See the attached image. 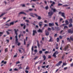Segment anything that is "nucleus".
I'll list each match as a JSON object with an SVG mask.
<instances>
[{"instance_id": "obj_1", "label": "nucleus", "mask_w": 73, "mask_h": 73, "mask_svg": "<svg viewBox=\"0 0 73 73\" xmlns=\"http://www.w3.org/2000/svg\"><path fill=\"white\" fill-rule=\"evenodd\" d=\"M14 31H15V33L16 34V35L15 36V40L16 42H18V39H17V31H19V29H17V30L16 29H14Z\"/></svg>"}, {"instance_id": "obj_2", "label": "nucleus", "mask_w": 73, "mask_h": 73, "mask_svg": "<svg viewBox=\"0 0 73 73\" xmlns=\"http://www.w3.org/2000/svg\"><path fill=\"white\" fill-rule=\"evenodd\" d=\"M58 54V51H56L54 53L53 55V56L56 58V55Z\"/></svg>"}, {"instance_id": "obj_3", "label": "nucleus", "mask_w": 73, "mask_h": 73, "mask_svg": "<svg viewBox=\"0 0 73 73\" xmlns=\"http://www.w3.org/2000/svg\"><path fill=\"white\" fill-rule=\"evenodd\" d=\"M30 16H32V17H35V16H36V17H37V16H37V15L35 13L33 14V13H31L30 14Z\"/></svg>"}, {"instance_id": "obj_4", "label": "nucleus", "mask_w": 73, "mask_h": 73, "mask_svg": "<svg viewBox=\"0 0 73 73\" xmlns=\"http://www.w3.org/2000/svg\"><path fill=\"white\" fill-rule=\"evenodd\" d=\"M62 61H60L58 63H57L56 64V66H60V64H62Z\"/></svg>"}, {"instance_id": "obj_5", "label": "nucleus", "mask_w": 73, "mask_h": 73, "mask_svg": "<svg viewBox=\"0 0 73 73\" xmlns=\"http://www.w3.org/2000/svg\"><path fill=\"white\" fill-rule=\"evenodd\" d=\"M53 12H49L48 13V16H51L52 15H53Z\"/></svg>"}, {"instance_id": "obj_6", "label": "nucleus", "mask_w": 73, "mask_h": 73, "mask_svg": "<svg viewBox=\"0 0 73 73\" xmlns=\"http://www.w3.org/2000/svg\"><path fill=\"white\" fill-rule=\"evenodd\" d=\"M53 25H54V23H49V27H52V26H53Z\"/></svg>"}, {"instance_id": "obj_7", "label": "nucleus", "mask_w": 73, "mask_h": 73, "mask_svg": "<svg viewBox=\"0 0 73 73\" xmlns=\"http://www.w3.org/2000/svg\"><path fill=\"white\" fill-rule=\"evenodd\" d=\"M51 9L52 11H53V12H56L57 11L56 9L55 8H52Z\"/></svg>"}, {"instance_id": "obj_8", "label": "nucleus", "mask_w": 73, "mask_h": 73, "mask_svg": "<svg viewBox=\"0 0 73 73\" xmlns=\"http://www.w3.org/2000/svg\"><path fill=\"white\" fill-rule=\"evenodd\" d=\"M68 32L69 33H73V31H71L70 29L68 30Z\"/></svg>"}, {"instance_id": "obj_9", "label": "nucleus", "mask_w": 73, "mask_h": 73, "mask_svg": "<svg viewBox=\"0 0 73 73\" xmlns=\"http://www.w3.org/2000/svg\"><path fill=\"white\" fill-rule=\"evenodd\" d=\"M36 30H33V35L34 36L36 33Z\"/></svg>"}, {"instance_id": "obj_10", "label": "nucleus", "mask_w": 73, "mask_h": 73, "mask_svg": "<svg viewBox=\"0 0 73 73\" xmlns=\"http://www.w3.org/2000/svg\"><path fill=\"white\" fill-rule=\"evenodd\" d=\"M42 22H40L39 23V26H40V27H41V26H42Z\"/></svg>"}, {"instance_id": "obj_11", "label": "nucleus", "mask_w": 73, "mask_h": 73, "mask_svg": "<svg viewBox=\"0 0 73 73\" xmlns=\"http://www.w3.org/2000/svg\"><path fill=\"white\" fill-rule=\"evenodd\" d=\"M62 17H64V19H65V14L64 13H62Z\"/></svg>"}, {"instance_id": "obj_12", "label": "nucleus", "mask_w": 73, "mask_h": 73, "mask_svg": "<svg viewBox=\"0 0 73 73\" xmlns=\"http://www.w3.org/2000/svg\"><path fill=\"white\" fill-rule=\"evenodd\" d=\"M19 15H21V14H25V13L24 12H21L19 13Z\"/></svg>"}, {"instance_id": "obj_13", "label": "nucleus", "mask_w": 73, "mask_h": 73, "mask_svg": "<svg viewBox=\"0 0 73 73\" xmlns=\"http://www.w3.org/2000/svg\"><path fill=\"white\" fill-rule=\"evenodd\" d=\"M68 46H67L66 47L64 48V50H65V51L66 50L68 49Z\"/></svg>"}, {"instance_id": "obj_14", "label": "nucleus", "mask_w": 73, "mask_h": 73, "mask_svg": "<svg viewBox=\"0 0 73 73\" xmlns=\"http://www.w3.org/2000/svg\"><path fill=\"white\" fill-rule=\"evenodd\" d=\"M38 31V32H40V33H42V30H41L40 29H39Z\"/></svg>"}, {"instance_id": "obj_15", "label": "nucleus", "mask_w": 73, "mask_h": 73, "mask_svg": "<svg viewBox=\"0 0 73 73\" xmlns=\"http://www.w3.org/2000/svg\"><path fill=\"white\" fill-rule=\"evenodd\" d=\"M12 31L11 30H8V31H6V32H7V35H9V32H8V31Z\"/></svg>"}, {"instance_id": "obj_16", "label": "nucleus", "mask_w": 73, "mask_h": 73, "mask_svg": "<svg viewBox=\"0 0 73 73\" xmlns=\"http://www.w3.org/2000/svg\"><path fill=\"white\" fill-rule=\"evenodd\" d=\"M73 26V25L72 23H70V25H69V27H70V28L71 27H72Z\"/></svg>"}, {"instance_id": "obj_17", "label": "nucleus", "mask_w": 73, "mask_h": 73, "mask_svg": "<svg viewBox=\"0 0 73 73\" xmlns=\"http://www.w3.org/2000/svg\"><path fill=\"white\" fill-rule=\"evenodd\" d=\"M65 23H66V25H68V24H69V23H68V21H66Z\"/></svg>"}, {"instance_id": "obj_18", "label": "nucleus", "mask_w": 73, "mask_h": 73, "mask_svg": "<svg viewBox=\"0 0 73 73\" xmlns=\"http://www.w3.org/2000/svg\"><path fill=\"white\" fill-rule=\"evenodd\" d=\"M45 9H46V10H47L48 9H49V7H48V6H46L45 7Z\"/></svg>"}, {"instance_id": "obj_19", "label": "nucleus", "mask_w": 73, "mask_h": 73, "mask_svg": "<svg viewBox=\"0 0 73 73\" xmlns=\"http://www.w3.org/2000/svg\"><path fill=\"white\" fill-rule=\"evenodd\" d=\"M29 67L28 66H27L25 69V70H29Z\"/></svg>"}, {"instance_id": "obj_20", "label": "nucleus", "mask_w": 73, "mask_h": 73, "mask_svg": "<svg viewBox=\"0 0 73 73\" xmlns=\"http://www.w3.org/2000/svg\"><path fill=\"white\" fill-rule=\"evenodd\" d=\"M14 24V22H11L10 23V25H13Z\"/></svg>"}, {"instance_id": "obj_21", "label": "nucleus", "mask_w": 73, "mask_h": 73, "mask_svg": "<svg viewBox=\"0 0 73 73\" xmlns=\"http://www.w3.org/2000/svg\"><path fill=\"white\" fill-rule=\"evenodd\" d=\"M5 52H8V48H5Z\"/></svg>"}, {"instance_id": "obj_22", "label": "nucleus", "mask_w": 73, "mask_h": 73, "mask_svg": "<svg viewBox=\"0 0 73 73\" xmlns=\"http://www.w3.org/2000/svg\"><path fill=\"white\" fill-rule=\"evenodd\" d=\"M43 58H44V60H45L46 59V56H45V55H44L43 56Z\"/></svg>"}, {"instance_id": "obj_23", "label": "nucleus", "mask_w": 73, "mask_h": 73, "mask_svg": "<svg viewBox=\"0 0 73 73\" xmlns=\"http://www.w3.org/2000/svg\"><path fill=\"white\" fill-rule=\"evenodd\" d=\"M49 35V33L48 32H47L46 33V36H48Z\"/></svg>"}, {"instance_id": "obj_24", "label": "nucleus", "mask_w": 73, "mask_h": 73, "mask_svg": "<svg viewBox=\"0 0 73 73\" xmlns=\"http://www.w3.org/2000/svg\"><path fill=\"white\" fill-rule=\"evenodd\" d=\"M5 13H2L0 16V17H2L3 16V15H5Z\"/></svg>"}, {"instance_id": "obj_25", "label": "nucleus", "mask_w": 73, "mask_h": 73, "mask_svg": "<svg viewBox=\"0 0 73 73\" xmlns=\"http://www.w3.org/2000/svg\"><path fill=\"white\" fill-rule=\"evenodd\" d=\"M48 24H44V27H48Z\"/></svg>"}, {"instance_id": "obj_26", "label": "nucleus", "mask_w": 73, "mask_h": 73, "mask_svg": "<svg viewBox=\"0 0 73 73\" xmlns=\"http://www.w3.org/2000/svg\"><path fill=\"white\" fill-rule=\"evenodd\" d=\"M5 25H6L7 26V27H10V26H11V25L10 24H8V23H7Z\"/></svg>"}, {"instance_id": "obj_27", "label": "nucleus", "mask_w": 73, "mask_h": 73, "mask_svg": "<svg viewBox=\"0 0 73 73\" xmlns=\"http://www.w3.org/2000/svg\"><path fill=\"white\" fill-rule=\"evenodd\" d=\"M33 10V9H29L28 10L29 11H32Z\"/></svg>"}, {"instance_id": "obj_28", "label": "nucleus", "mask_w": 73, "mask_h": 73, "mask_svg": "<svg viewBox=\"0 0 73 73\" xmlns=\"http://www.w3.org/2000/svg\"><path fill=\"white\" fill-rule=\"evenodd\" d=\"M67 28H68V27L66 26H64V29H66Z\"/></svg>"}, {"instance_id": "obj_29", "label": "nucleus", "mask_w": 73, "mask_h": 73, "mask_svg": "<svg viewBox=\"0 0 73 73\" xmlns=\"http://www.w3.org/2000/svg\"><path fill=\"white\" fill-rule=\"evenodd\" d=\"M54 4H55V2H52V4L51 5V6H53V5Z\"/></svg>"}, {"instance_id": "obj_30", "label": "nucleus", "mask_w": 73, "mask_h": 73, "mask_svg": "<svg viewBox=\"0 0 73 73\" xmlns=\"http://www.w3.org/2000/svg\"><path fill=\"white\" fill-rule=\"evenodd\" d=\"M38 20H41V17L38 16Z\"/></svg>"}, {"instance_id": "obj_31", "label": "nucleus", "mask_w": 73, "mask_h": 73, "mask_svg": "<svg viewBox=\"0 0 73 73\" xmlns=\"http://www.w3.org/2000/svg\"><path fill=\"white\" fill-rule=\"evenodd\" d=\"M67 65V64L66 63H63V65L65 66Z\"/></svg>"}, {"instance_id": "obj_32", "label": "nucleus", "mask_w": 73, "mask_h": 73, "mask_svg": "<svg viewBox=\"0 0 73 73\" xmlns=\"http://www.w3.org/2000/svg\"><path fill=\"white\" fill-rule=\"evenodd\" d=\"M37 58H38V56H36L35 58H34V60H36Z\"/></svg>"}, {"instance_id": "obj_33", "label": "nucleus", "mask_w": 73, "mask_h": 73, "mask_svg": "<svg viewBox=\"0 0 73 73\" xmlns=\"http://www.w3.org/2000/svg\"><path fill=\"white\" fill-rule=\"evenodd\" d=\"M48 53H49V52L47 51H46L45 52V54H48Z\"/></svg>"}, {"instance_id": "obj_34", "label": "nucleus", "mask_w": 73, "mask_h": 73, "mask_svg": "<svg viewBox=\"0 0 73 73\" xmlns=\"http://www.w3.org/2000/svg\"><path fill=\"white\" fill-rule=\"evenodd\" d=\"M67 69H68V67H65L64 68V70H66Z\"/></svg>"}, {"instance_id": "obj_35", "label": "nucleus", "mask_w": 73, "mask_h": 73, "mask_svg": "<svg viewBox=\"0 0 73 73\" xmlns=\"http://www.w3.org/2000/svg\"><path fill=\"white\" fill-rule=\"evenodd\" d=\"M67 41H70V39H69V38H68L67 39Z\"/></svg>"}, {"instance_id": "obj_36", "label": "nucleus", "mask_w": 73, "mask_h": 73, "mask_svg": "<svg viewBox=\"0 0 73 73\" xmlns=\"http://www.w3.org/2000/svg\"><path fill=\"white\" fill-rule=\"evenodd\" d=\"M62 5V4L59 3L58 4V6H60V5Z\"/></svg>"}, {"instance_id": "obj_37", "label": "nucleus", "mask_w": 73, "mask_h": 73, "mask_svg": "<svg viewBox=\"0 0 73 73\" xmlns=\"http://www.w3.org/2000/svg\"><path fill=\"white\" fill-rule=\"evenodd\" d=\"M70 23H72V19H70Z\"/></svg>"}, {"instance_id": "obj_38", "label": "nucleus", "mask_w": 73, "mask_h": 73, "mask_svg": "<svg viewBox=\"0 0 73 73\" xmlns=\"http://www.w3.org/2000/svg\"><path fill=\"white\" fill-rule=\"evenodd\" d=\"M25 21L26 22V23H29V20H25Z\"/></svg>"}, {"instance_id": "obj_39", "label": "nucleus", "mask_w": 73, "mask_h": 73, "mask_svg": "<svg viewBox=\"0 0 73 73\" xmlns=\"http://www.w3.org/2000/svg\"><path fill=\"white\" fill-rule=\"evenodd\" d=\"M57 42H58V41H59V38H57Z\"/></svg>"}, {"instance_id": "obj_40", "label": "nucleus", "mask_w": 73, "mask_h": 73, "mask_svg": "<svg viewBox=\"0 0 73 73\" xmlns=\"http://www.w3.org/2000/svg\"><path fill=\"white\" fill-rule=\"evenodd\" d=\"M22 7H25V4H24L22 5Z\"/></svg>"}, {"instance_id": "obj_41", "label": "nucleus", "mask_w": 73, "mask_h": 73, "mask_svg": "<svg viewBox=\"0 0 73 73\" xmlns=\"http://www.w3.org/2000/svg\"><path fill=\"white\" fill-rule=\"evenodd\" d=\"M14 70L15 71H18V69L16 68H15Z\"/></svg>"}, {"instance_id": "obj_42", "label": "nucleus", "mask_w": 73, "mask_h": 73, "mask_svg": "<svg viewBox=\"0 0 73 73\" xmlns=\"http://www.w3.org/2000/svg\"><path fill=\"white\" fill-rule=\"evenodd\" d=\"M70 40H72V41H73V38H72L71 36L70 37Z\"/></svg>"}, {"instance_id": "obj_43", "label": "nucleus", "mask_w": 73, "mask_h": 73, "mask_svg": "<svg viewBox=\"0 0 73 73\" xmlns=\"http://www.w3.org/2000/svg\"><path fill=\"white\" fill-rule=\"evenodd\" d=\"M32 1H37V0H31V2H32Z\"/></svg>"}, {"instance_id": "obj_44", "label": "nucleus", "mask_w": 73, "mask_h": 73, "mask_svg": "<svg viewBox=\"0 0 73 73\" xmlns=\"http://www.w3.org/2000/svg\"><path fill=\"white\" fill-rule=\"evenodd\" d=\"M70 66L71 67H72L73 66V63L71 64Z\"/></svg>"}, {"instance_id": "obj_45", "label": "nucleus", "mask_w": 73, "mask_h": 73, "mask_svg": "<svg viewBox=\"0 0 73 73\" xmlns=\"http://www.w3.org/2000/svg\"><path fill=\"white\" fill-rule=\"evenodd\" d=\"M42 53V51L40 50V51H39V53H40V54H41Z\"/></svg>"}, {"instance_id": "obj_46", "label": "nucleus", "mask_w": 73, "mask_h": 73, "mask_svg": "<svg viewBox=\"0 0 73 73\" xmlns=\"http://www.w3.org/2000/svg\"><path fill=\"white\" fill-rule=\"evenodd\" d=\"M35 52H36V53L37 52V50H34Z\"/></svg>"}, {"instance_id": "obj_47", "label": "nucleus", "mask_w": 73, "mask_h": 73, "mask_svg": "<svg viewBox=\"0 0 73 73\" xmlns=\"http://www.w3.org/2000/svg\"><path fill=\"white\" fill-rule=\"evenodd\" d=\"M25 72L26 73H29V71L27 70H25Z\"/></svg>"}, {"instance_id": "obj_48", "label": "nucleus", "mask_w": 73, "mask_h": 73, "mask_svg": "<svg viewBox=\"0 0 73 73\" xmlns=\"http://www.w3.org/2000/svg\"><path fill=\"white\" fill-rule=\"evenodd\" d=\"M63 7H67L68 6V5H63Z\"/></svg>"}, {"instance_id": "obj_49", "label": "nucleus", "mask_w": 73, "mask_h": 73, "mask_svg": "<svg viewBox=\"0 0 73 73\" xmlns=\"http://www.w3.org/2000/svg\"><path fill=\"white\" fill-rule=\"evenodd\" d=\"M21 34H20L19 36V38H20V37H21Z\"/></svg>"}, {"instance_id": "obj_50", "label": "nucleus", "mask_w": 73, "mask_h": 73, "mask_svg": "<svg viewBox=\"0 0 73 73\" xmlns=\"http://www.w3.org/2000/svg\"><path fill=\"white\" fill-rule=\"evenodd\" d=\"M26 44V42H25V40H24V44L25 45Z\"/></svg>"}, {"instance_id": "obj_51", "label": "nucleus", "mask_w": 73, "mask_h": 73, "mask_svg": "<svg viewBox=\"0 0 73 73\" xmlns=\"http://www.w3.org/2000/svg\"><path fill=\"white\" fill-rule=\"evenodd\" d=\"M60 70V69H57L56 70V72H58V70Z\"/></svg>"}, {"instance_id": "obj_52", "label": "nucleus", "mask_w": 73, "mask_h": 73, "mask_svg": "<svg viewBox=\"0 0 73 73\" xmlns=\"http://www.w3.org/2000/svg\"><path fill=\"white\" fill-rule=\"evenodd\" d=\"M52 38H51L49 40L50 41H52Z\"/></svg>"}, {"instance_id": "obj_53", "label": "nucleus", "mask_w": 73, "mask_h": 73, "mask_svg": "<svg viewBox=\"0 0 73 73\" xmlns=\"http://www.w3.org/2000/svg\"><path fill=\"white\" fill-rule=\"evenodd\" d=\"M42 51H45L46 50V49H42Z\"/></svg>"}, {"instance_id": "obj_54", "label": "nucleus", "mask_w": 73, "mask_h": 73, "mask_svg": "<svg viewBox=\"0 0 73 73\" xmlns=\"http://www.w3.org/2000/svg\"><path fill=\"white\" fill-rule=\"evenodd\" d=\"M62 20H63V19H62V18H60V21H62Z\"/></svg>"}, {"instance_id": "obj_55", "label": "nucleus", "mask_w": 73, "mask_h": 73, "mask_svg": "<svg viewBox=\"0 0 73 73\" xmlns=\"http://www.w3.org/2000/svg\"><path fill=\"white\" fill-rule=\"evenodd\" d=\"M19 52H20V53H22L21 52V50H19Z\"/></svg>"}, {"instance_id": "obj_56", "label": "nucleus", "mask_w": 73, "mask_h": 73, "mask_svg": "<svg viewBox=\"0 0 73 73\" xmlns=\"http://www.w3.org/2000/svg\"><path fill=\"white\" fill-rule=\"evenodd\" d=\"M20 44H21L20 43H19L17 44V45L18 46H19L20 45Z\"/></svg>"}, {"instance_id": "obj_57", "label": "nucleus", "mask_w": 73, "mask_h": 73, "mask_svg": "<svg viewBox=\"0 0 73 73\" xmlns=\"http://www.w3.org/2000/svg\"><path fill=\"white\" fill-rule=\"evenodd\" d=\"M55 24H56V25H57V26H58V23H57L56 22V23H55Z\"/></svg>"}, {"instance_id": "obj_58", "label": "nucleus", "mask_w": 73, "mask_h": 73, "mask_svg": "<svg viewBox=\"0 0 73 73\" xmlns=\"http://www.w3.org/2000/svg\"><path fill=\"white\" fill-rule=\"evenodd\" d=\"M32 51H33V46H32Z\"/></svg>"}, {"instance_id": "obj_59", "label": "nucleus", "mask_w": 73, "mask_h": 73, "mask_svg": "<svg viewBox=\"0 0 73 73\" xmlns=\"http://www.w3.org/2000/svg\"><path fill=\"white\" fill-rule=\"evenodd\" d=\"M52 51H53L54 52H55V51H56V50L54 48L52 50Z\"/></svg>"}, {"instance_id": "obj_60", "label": "nucleus", "mask_w": 73, "mask_h": 73, "mask_svg": "<svg viewBox=\"0 0 73 73\" xmlns=\"http://www.w3.org/2000/svg\"><path fill=\"white\" fill-rule=\"evenodd\" d=\"M26 27V26L25 25L23 27V29H25Z\"/></svg>"}, {"instance_id": "obj_61", "label": "nucleus", "mask_w": 73, "mask_h": 73, "mask_svg": "<svg viewBox=\"0 0 73 73\" xmlns=\"http://www.w3.org/2000/svg\"><path fill=\"white\" fill-rule=\"evenodd\" d=\"M45 66H42V68H45Z\"/></svg>"}, {"instance_id": "obj_62", "label": "nucleus", "mask_w": 73, "mask_h": 73, "mask_svg": "<svg viewBox=\"0 0 73 73\" xmlns=\"http://www.w3.org/2000/svg\"><path fill=\"white\" fill-rule=\"evenodd\" d=\"M57 36V34H55L54 35L55 37H56Z\"/></svg>"}, {"instance_id": "obj_63", "label": "nucleus", "mask_w": 73, "mask_h": 73, "mask_svg": "<svg viewBox=\"0 0 73 73\" xmlns=\"http://www.w3.org/2000/svg\"><path fill=\"white\" fill-rule=\"evenodd\" d=\"M7 64V62H4V64Z\"/></svg>"}, {"instance_id": "obj_64", "label": "nucleus", "mask_w": 73, "mask_h": 73, "mask_svg": "<svg viewBox=\"0 0 73 73\" xmlns=\"http://www.w3.org/2000/svg\"><path fill=\"white\" fill-rule=\"evenodd\" d=\"M60 49L61 50H62V47H60Z\"/></svg>"}]
</instances>
